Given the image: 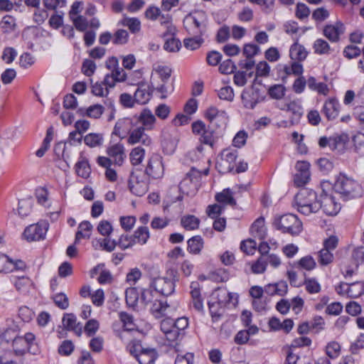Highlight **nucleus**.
<instances>
[{"label":"nucleus","mask_w":364,"mask_h":364,"mask_svg":"<svg viewBox=\"0 0 364 364\" xmlns=\"http://www.w3.org/2000/svg\"><path fill=\"white\" fill-rule=\"evenodd\" d=\"M170 306L167 304L166 301L156 299L151 307V312L153 316L157 318L164 316Z\"/></svg>","instance_id":"obj_22"},{"label":"nucleus","mask_w":364,"mask_h":364,"mask_svg":"<svg viewBox=\"0 0 364 364\" xmlns=\"http://www.w3.org/2000/svg\"><path fill=\"white\" fill-rule=\"evenodd\" d=\"M222 60V54L216 50H211L207 53L206 61L209 65L216 66Z\"/></svg>","instance_id":"obj_62"},{"label":"nucleus","mask_w":364,"mask_h":364,"mask_svg":"<svg viewBox=\"0 0 364 364\" xmlns=\"http://www.w3.org/2000/svg\"><path fill=\"white\" fill-rule=\"evenodd\" d=\"M125 298L129 306H134L138 301L139 295L135 288H129L126 290Z\"/></svg>","instance_id":"obj_58"},{"label":"nucleus","mask_w":364,"mask_h":364,"mask_svg":"<svg viewBox=\"0 0 364 364\" xmlns=\"http://www.w3.org/2000/svg\"><path fill=\"white\" fill-rule=\"evenodd\" d=\"M181 224L187 230H193L198 228L200 220L193 215H185L181 218Z\"/></svg>","instance_id":"obj_29"},{"label":"nucleus","mask_w":364,"mask_h":364,"mask_svg":"<svg viewBox=\"0 0 364 364\" xmlns=\"http://www.w3.org/2000/svg\"><path fill=\"white\" fill-rule=\"evenodd\" d=\"M135 243L145 244L149 238V231L147 227H139L133 235Z\"/></svg>","instance_id":"obj_41"},{"label":"nucleus","mask_w":364,"mask_h":364,"mask_svg":"<svg viewBox=\"0 0 364 364\" xmlns=\"http://www.w3.org/2000/svg\"><path fill=\"white\" fill-rule=\"evenodd\" d=\"M238 156V151L234 148L229 147L223 149L218 156L215 168L220 173H230L235 168V161Z\"/></svg>","instance_id":"obj_4"},{"label":"nucleus","mask_w":364,"mask_h":364,"mask_svg":"<svg viewBox=\"0 0 364 364\" xmlns=\"http://www.w3.org/2000/svg\"><path fill=\"white\" fill-rule=\"evenodd\" d=\"M104 107L101 105L96 104L91 105L85 109L86 116L93 119L100 118L104 112Z\"/></svg>","instance_id":"obj_44"},{"label":"nucleus","mask_w":364,"mask_h":364,"mask_svg":"<svg viewBox=\"0 0 364 364\" xmlns=\"http://www.w3.org/2000/svg\"><path fill=\"white\" fill-rule=\"evenodd\" d=\"M157 357L158 353L155 348H143L137 360L140 364H154Z\"/></svg>","instance_id":"obj_20"},{"label":"nucleus","mask_w":364,"mask_h":364,"mask_svg":"<svg viewBox=\"0 0 364 364\" xmlns=\"http://www.w3.org/2000/svg\"><path fill=\"white\" fill-rule=\"evenodd\" d=\"M310 176V172H298L294 178L295 185L298 187L304 186L309 181Z\"/></svg>","instance_id":"obj_60"},{"label":"nucleus","mask_w":364,"mask_h":364,"mask_svg":"<svg viewBox=\"0 0 364 364\" xmlns=\"http://www.w3.org/2000/svg\"><path fill=\"white\" fill-rule=\"evenodd\" d=\"M218 96L220 100L232 102L234 99V91L230 86H225L218 90Z\"/></svg>","instance_id":"obj_53"},{"label":"nucleus","mask_w":364,"mask_h":364,"mask_svg":"<svg viewBox=\"0 0 364 364\" xmlns=\"http://www.w3.org/2000/svg\"><path fill=\"white\" fill-rule=\"evenodd\" d=\"M134 127V118L120 119L116 122L112 134L121 139H124L130 134Z\"/></svg>","instance_id":"obj_10"},{"label":"nucleus","mask_w":364,"mask_h":364,"mask_svg":"<svg viewBox=\"0 0 364 364\" xmlns=\"http://www.w3.org/2000/svg\"><path fill=\"white\" fill-rule=\"evenodd\" d=\"M75 171L78 176L87 178L91 173V168L88 160L82 159L75 164Z\"/></svg>","instance_id":"obj_30"},{"label":"nucleus","mask_w":364,"mask_h":364,"mask_svg":"<svg viewBox=\"0 0 364 364\" xmlns=\"http://www.w3.org/2000/svg\"><path fill=\"white\" fill-rule=\"evenodd\" d=\"M288 291V284L285 281L269 284L264 287V292L269 295L284 296Z\"/></svg>","instance_id":"obj_17"},{"label":"nucleus","mask_w":364,"mask_h":364,"mask_svg":"<svg viewBox=\"0 0 364 364\" xmlns=\"http://www.w3.org/2000/svg\"><path fill=\"white\" fill-rule=\"evenodd\" d=\"M36 337L32 333H27L25 336H19L15 340V345H18V343L26 344L29 351H31V347L35 344Z\"/></svg>","instance_id":"obj_54"},{"label":"nucleus","mask_w":364,"mask_h":364,"mask_svg":"<svg viewBox=\"0 0 364 364\" xmlns=\"http://www.w3.org/2000/svg\"><path fill=\"white\" fill-rule=\"evenodd\" d=\"M144 127H134L127 138V143L130 145L141 144L144 146H149L151 144V137L145 133Z\"/></svg>","instance_id":"obj_11"},{"label":"nucleus","mask_w":364,"mask_h":364,"mask_svg":"<svg viewBox=\"0 0 364 364\" xmlns=\"http://www.w3.org/2000/svg\"><path fill=\"white\" fill-rule=\"evenodd\" d=\"M134 100L139 104H146L151 98L150 93L145 89L137 88L134 95Z\"/></svg>","instance_id":"obj_46"},{"label":"nucleus","mask_w":364,"mask_h":364,"mask_svg":"<svg viewBox=\"0 0 364 364\" xmlns=\"http://www.w3.org/2000/svg\"><path fill=\"white\" fill-rule=\"evenodd\" d=\"M11 279L16 290L21 294L27 293L32 285V282L28 277H12Z\"/></svg>","instance_id":"obj_27"},{"label":"nucleus","mask_w":364,"mask_h":364,"mask_svg":"<svg viewBox=\"0 0 364 364\" xmlns=\"http://www.w3.org/2000/svg\"><path fill=\"white\" fill-rule=\"evenodd\" d=\"M183 26L192 36H201L205 31L204 16L202 14H188L183 20Z\"/></svg>","instance_id":"obj_7"},{"label":"nucleus","mask_w":364,"mask_h":364,"mask_svg":"<svg viewBox=\"0 0 364 364\" xmlns=\"http://www.w3.org/2000/svg\"><path fill=\"white\" fill-rule=\"evenodd\" d=\"M341 351V346L338 343L331 341L328 343L326 347V355L332 359L337 358Z\"/></svg>","instance_id":"obj_49"},{"label":"nucleus","mask_w":364,"mask_h":364,"mask_svg":"<svg viewBox=\"0 0 364 364\" xmlns=\"http://www.w3.org/2000/svg\"><path fill=\"white\" fill-rule=\"evenodd\" d=\"M16 26V19L12 16L6 15L0 21V28L4 33L14 31Z\"/></svg>","instance_id":"obj_36"},{"label":"nucleus","mask_w":364,"mask_h":364,"mask_svg":"<svg viewBox=\"0 0 364 364\" xmlns=\"http://www.w3.org/2000/svg\"><path fill=\"white\" fill-rule=\"evenodd\" d=\"M203 43V39L200 37V36H193V38H186L183 41L184 46L187 49H190L192 50L200 48Z\"/></svg>","instance_id":"obj_45"},{"label":"nucleus","mask_w":364,"mask_h":364,"mask_svg":"<svg viewBox=\"0 0 364 364\" xmlns=\"http://www.w3.org/2000/svg\"><path fill=\"white\" fill-rule=\"evenodd\" d=\"M119 318L125 331H131L136 328L134 318L132 315L126 312H121L119 314Z\"/></svg>","instance_id":"obj_42"},{"label":"nucleus","mask_w":364,"mask_h":364,"mask_svg":"<svg viewBox=\"0 0 364 364\" xmlns=\"http://www.w3.org/2000/svg\"><path fill=\"white\" fill-rule=\"evenodd\" d=\"M188 203L181 189L176 185L170 186L165 193L164 203L166 205H171L176 203Z\"/></svg>","instance_id":"obj_12"},{"label":"nucleus","mask_w":364,"mask_h":364,"mask_svg":"<svg viewBox=\"0 0 364 364\" xmlns=\"http://www.w3.org/2000/svg\"><path fill=\"white\" fill-rule=\"evenodd\" d=\"M215 198L222 205H236L235 193L230 188H225L220 193H218Z\"/></svg>","instance_id":"obj_26"},{"label":"nucleus","mask_w":364,"mask_h":364,"mask_svg":"<svg viewBox=\"0 0 364 364\" xmlns=\"http://www.w3.org/2000/svg\"><path fill=\"white\" fill-rule=\"evenodd\" d=\"M256 242L252 239L242 241L240 245L241 250L247 255H253L256 251Z\"/></svg>","instance_id":"obj_59"},{"label":"nucleus","mask_w":364,"mask_h":364,"mask_svg":"<svg viewBox=\"0 0 364 364\" xmlns=\"http://www.w3.org/2000/svg\"><path fill=\"white\" fill-rule=\"evenodd\" d=\"M267 260L265 256H260L257 260L252 264V271L255 274H262L266 270Z\"/></svg>","instance_id":"obj_48"},{"label":"nucleus","mask_w":364,"mask_h":364,"mask_svg":"<svg viewBox=\"0 0 364 364\" xmlns=\"http://www.w3.org/2000/svg\"><path fill=\"white\" fill-rule=\"evenodd\" d=\"M48 229V224L46 221H41L28 226L23 233L25 240L28 242L43 240Z\"/></svg>","instance_id":"obj_8"},{"label":"nucleus","mask_w":364,"mask_h":364,"mask_svg":"<svg viewBox=\"0 0 364 364\" xmlns=\"http://www.w3.org/2000/svg\"><path fill=\"white\" fill-rule=\"evenodd\" d=\"M145 150L141 146L134 148L129 154V159L132 165H139L144 160Z\"/></svg>","instance_id":"obj_34"},{"label":"nucleus","mask_w":364,"mask_h":364,"mask_svg":"<svg viewBox=\"0 0 364 364\" xmlns=\"http://www.w3.org/2000/svg\"><path fill=\"white\" fill-rule=\"evenodd\" d=\"M259 52V47L254 43H247L243 48V55L247 58L250 59L256 55Z\"/></svg>","instance_id":"obj_61"},{"label":"nucleus","mask_w":364,"mask_h":364,"mask_svg":"<svg viewBox=\"0 0 364 364\" xmlns=\"http://www.w3.org/2000/svg\"><path fill=\"white\" fill-rule=\"evenodd\" d=\"M285 87L282 85H274L269 87L268 93L273 99L280 100L285 95Z\"/></svg>","instance_id":"obj_47"},{"label":"nucleus","mask_w":364,"mask_h":364,"mask_svg":"<svg viewBox=\"0 0 364 364\" xmlns=\"http://www.w3.org/2000/svg\"><path fill=\"white\" fill-rule=\"evenodd\" d=\"M203 246V241L200 236H194L188 240V250L193 254H198Z\"/></svg>","instance_id":"obj_35"},{"label":"nucleus","mask_w":364,"mask_h":364,"mask_svg":"<svg viewBox=\"0 0 364 364\" xmlns=\"http://www.w3.org/2000/svg\"><path fill=\"white\" fill-rule=\"evenodd\" d=\"M265 87L261 84L253 85L245 89L241 94L242 105L246 109H254L255 106L265 99Z\"/></svg>","instance_id":"obj_3"},{"label":"nucleus","mask_w":364,"mask_h":364,"mask_svg":"<svg viewBox=\"0 0 364 364\" xmlns=\"http://www.w3.org/2000/svg\"><path fill=\"white\" fill-rule=\"evenodd\" d=\"M133 118H134L135 124L139 122L140 127H143L144 129L147 130L152 129L156 122L155 116L149 109H144L138 117L135 116Z\"/></svg>","instance_id":"obj_16"},{"label":"nucleus","mask_w":364,"mask_h":364,"mask_svg":"<svg viewBox=\"0 0 364 364\" xmlns=\"http://www.w3.org/2000/svg\"><path fill=\"white\" fill-rule=\"evenodd\" d=\"M155 70L159 75L164 83H166L169 80L172 72L169 67L164 65H158Z\"/></svg>","instance_id":"obj_63"},{"label":"nucleus","mask_w":364,"mask_h":364,"mask_svg":"<svg viewBox=\"0 0 364 364\" xmlns=\"http://www.w3.org/2000/svg\"><path fill=\"white\" fill-rule=\"evenodd\" d=\"M181 46V41L177 38L171 37V38L166 39L164 45V48L168 52H176L180 49Z\"/></svg>","instance_id":"obj_57"},{"label":"nucleus","mask_w":364,"mask_h":364,"mask_svg":"<svg viewBox=\"0 0 364 364\" xmlns=\"http://www.w3.org/2000/svg\"><path fill=\"white\" fill-rule=\"evenodd\" d=\"M62 322L67 330L81 332V326H79L80 323H77V318L73 314H64Z\"/></svg>","instance_id":"obj_28"},{"label":"nucleus","mask_w":364,"mask_h":364,"mask_svg":"<svg viewBox=\"0 0 364 364\" xmlns=\"http://www.w3.org/2000/svg\"><path fill=\"white\" fill-rule=\"evenodd\" d=\"M92 225L89 221L85 220L80 223L75 234V243H78L82 239H89L91 236Z\"/></svg>","instance_id":"obj_24"},{"label":"nucleus","mask_w":364,"mask_h":364,"mask_svg":"<svg viewBox=\"0 0 364 364\" xmlns=\"http://www.w3.org/2000/svg\"><path fill=\"white\" fill-rule=\"evenodd\" d=\"M208 173V168H205L203 171H200L193 167L186 174V176L183 178L178 186L181 189V191L187 200H188L190 197L194 196L198 191L200 186L202 175L207 176Z\"/></svg>","instance_id":"obj_2"},{"label":"nucleus","mask_w":364,"mask_h":364,"mask_svg":"<svg viewBox=\"0 0 364 364\" xmlns=\"http://www.w3.org/2000/svg\"><path fill=\"white\" fill-rule=\"evenodd\" d=\"M84 142L90 147L100 146L103 142V136L100 134L90 133L84 137Z\"/></svg>","instance_id":"obj_38"},{"label":"nucleus","mask_w":364,"mask_h":364,"mask_svg":"<svg viewBox=\"0 0 364 364\" xmlns=\"http://www.w3.org/2000/svg\"><path fill=\"white\" fill-rule=\"evenodd\" d=\"M129 41V33L126 30L119 29L112 36V43L115 45H124Z\"/></svg>","instance_id":"obj_43"},{"label":"nucleus","mask_w":364,"mask_h":364,"mask_svg":"<svg viewBox=\"0 0 364 364\" xmlns=\"http://www.w3.org/2000/svg\"><path fill=\"white\" fill-rule=\"evenodd\" d=\"M333 188L344 201L361 197L363 195L360 184L344 173L336 176Z\"/></svg>","instance_id":"obj_1"},{"label":"nucleus","mask_w":364,"mask_h":364,"mask_svg":"<svg viewBox=\"0 0 364 364\" xmlns=\"http://www.w3.org/2000/svg\"><path fill=\"white\" fill-rule=\"evenodd\" d=\"M286 108H281L282 109H286L287 112H291L294 117V119L298 120L303 114V108L298 101H291L287 104Z\"/></svg>","instance_id":"obj_33"},{"label":"nucleus","mask_w":364,"mask_h":364,"mask_svg":"<svg viewBox=\"0 0 364 364\" xmlns=\"http://www.w3.org/2000/svg\"><path fill=\"white\" fill-rule=\"evenodd\" d=\"M349 140L346 134L334 135L330 137V148L331 150L343 151Z\"/></svg>","instance_id":"obj_21"},{"label":"nucleus","mask_w":364,"mask_h":364,"mask_svg":"<svg viewBox=\"0 0 364 364\" xmlns=\"http://www.w3.org/2000/svg\"><path fill=\"white\" fill-rule=\"evenodd\" d=\"M71 20L75 27L79 31H85L88 27V22L87 18L81 15L71 18Z\"/></svg>","instance_id":"obj_56"},{"label":"nucleus","mask_w":364,"mask_h":364,"mask_svg":"<svg viewBox=\"0 0 364 364\" xmlns=\"http://www.w3.org/2000/svg\"><path fill=\"white\" fill-rule=\"evenodd\" d=\"M55 304L61 309H66L69 306L68 296L63 293L56 294L53 297Z\"/></svg>","instance_id":"obj_55"},{"label":"nucleus","mask_w":364,"mask_h":364,"mask_svg":"<svg viewBox=\"0 0 364 364\" xmlns=\"http://www.w3.org/2000/svg\"><path fill=\"white\" fill-rule=\"evenodd\" d=\"M107 154L114 159V163L121 166L126 157L124 147L122 144H116L107 149Z\"/></svg>","instance_id":"obj_18"},{"label":"nucleus","mask_w":364,"mask_h":364,"mask_svg":"<svg viewBox=\"0 0 364 364\" xmlns=\"http://www.w3.org/2000/svg\"><path fill=\"white\" fill-rule=\"evenodd\" d=\"M306 291L309 294H317L321 291V287L315 278H306L304 282Z\"/></svg>","instance_id":"obj_39"},{"label":"nucleus","mask_w":364,"mask_h":364,"mask_svg":"<svg viewBox=\"0 0 364 364\" xmlns=\"http://www.w3.org/2000/svg\"><path fill=\"white\" fill-rule=\"evenodd\" d=\"M313 48L314 53L318 55L328 54L331 50L328 42L321 38L315 41Z\"/></svg>","instance_id":"obj_40"},{"label":"nucleus","mask_w":364,"mask_h":364,"mask_svg":"<svg viewBox=\"0 0 364 364\" xmlns=\"http://www.w3.org/2000/svg\"><path fill=\"white\" fill-rule=\"evenodd\" d=\"M92 93L97 97H106L109 93V90L107 87H105L103 82H96L95 83L92 85Z\"/></svg>","instance_id":"obj_51"},{"label":"nucleus","mask_w":364,"mask_h":364,"mask_svg":"<svg viewBox=\"0 0 364 364\" xmlns=\"http://www.w3.org/2000/svg\"><path fill=\"white\" fill-rule=\"evenodd\" d=\"M145 173L154 179L162 178L164 173V167L161 156L157 154L151 156L146 167Z\"/></svg>","instance_id":"obj_9"},{"label":"nucleus","mask_w":364,"mask_h":364,"mask_svg":"<svg viewBox=\"0 0 364 364\" xmlns=\"http://www.w3.org/2000/svg\"><path fill=\"white\" fill-rule=\"evenodd\" d=\"M194 355L192 353H186V354H178L174 364H193Z\"/></svg>","instance_id":"obj_64"},{"label":"nucleus","mask_w":364,"mask_h":364,"mask_svg":"<svg viewBox=\"0 0 364 364\" xmlns=\"http://www.w3.org/2000/svg\"><path fill=\"white\" fill-rule=\"evenodd\" d=\"M307 51L305 48L298 43H294L290 48V57L299 61H302L307 57Z\"/></svg>","instance_id":"obj_31"},{"label":"nucleus","mask_w":364,"mask_h":364,"mask_svg":"<svg viewBox=\"0 0 364 364\" xmlns=\"http://www.w3.org/2000/svg\"><path fill=\"white\" fill-rule=\"evenodd\" d=\"M121 23L122 26L128 27L132 33H136L141 29V22L137 18L124 17Z\"/></svg>","instance_id":"obj_37"},{"label":"nucleus","mask_w":364,"mask_h":364,"mask_svg":"<svg viewBox=\"0 0 364 364\" xmlns=\"http://www.w3.org/2000/svg\"><path fill=\"white\" fill-rule=\"evenodd\" d=\"M252 4L262 6V10L266 14L272 11L275 0H248Z\"/></svg>","instance_id":"obj_50"},{"label":"nucleus","mask_w":364,"mask_h":364,"mask_svg":"<svg viewBox=\"0 0 364 364\" xmlns=\"http://www.w3.org/2000/svg\"><path fill=\"white\" fill-rule=\"evenodd\" d=\"M205 117L210 122H213L214 120L219 119L225 123L227 122L228 118L225 111L218 110V109L214 106H211L205 110Z\"/></svg>","instance_id":"obj_23"},{"label":"nucleus","mask_w":364,"mask_h":364,"mask_svg":"<svg viewBox=\"0 0 364 364\" xmlns=\"http://www.w3.org/2000/svg\"><path fill=\"white\" fill-rule=\"evenodd\" d=\"M213 134L214 132L213 130L209 128H206V129L200 134V137L199 139L200 141L203 144L213 147L215 144Z\"/></svg>","instance_id":"obj_52"},{"label":"nucleus","mask_w":364,"mask_h":364,"mask_svg":"<svg viewBox=\"0 0 364 364\" xmlns=\"http://www.w3.org/2000/svg\"><path fill=\"white\" fill-rule=\"evenodd\" d=\"M274 224L282 232L291 235H297L302 230L301 222L293 214H285L279 217L275 220Z\"/></svg>","instance_id":"obj_5"},{"label":"nucleus","mask_w":364,"mask_h":364,"mask_svg":"<svg viewBox=\"0 0 364 364\" xmlns=\"http://www.w3.org/2000/svg\"><path fill=\"white\" fill-rule=\"evenodd\" d=\"M103 265H97L90 272L91 277H94L95 274L100 272L97 281L101 284H109L112 282V276L109 270L103 269Z\"/></svg>","instance_id":"obj_25"},{"label":"nucleus","mask_w":364,"mask_h":364,"mask_svg":"<svg viewBox=\"0 0 364 364\" xmlns=\"http://www.w3.org/2000/svg\"><path fill=\"white\" fill-rule=\"evenodd\" d=\"M130 191L138 196L144 195L149 189V183L145 180H140L138 176L132 174L129 180Z\"/></svg>","instance_id":"obj_15"},{"label":"nucleus","mask_w":364,"mask_h":364,"mask_svg":"<svg viewBox=\"0 0 364 364\" xmlns=\"http://www.w3.org/2000/svg\"><path fill=\"white\" fill-rule=\"evenodd\" d=\"M340 103L336 98H329L323 106L321 112L328 120H333L338 117L340 112Z\"/></svg>","instance_id":"obj_14"},{"label":"nucleus","mask_w":364,"mask_h":364,"mask_svg":"<svg viewBox=\"0 0 364 364\" xmlns=\"http://www.w3.org/2000/svg\"><path fill=\"white\" fill-rule=\"evenodd\" d=\"M346 290L348 296L350 298H358L364 294V283L354 282L350 285L346 284Z\"/></svg>","instance_id":"obj_32"},{"label":"nucleus","mask_w":364,"mask_h":364,"mask_svg":"<svg viewBox=\"0 0 364 364\" xmlns=\"http://www.w3.org/2000/svg\"><path fill=\"white\" fill-rule=\"evenodd\" d=\"M178 280L176 272L171 270L166 277H159L152 281L154 289L164 296H169L174 292L175 283Z\"/></svg>","instance_id":"obj_6"},{"label":"nucleus","mask_w":364,"mask_h":364,"mask_svg":"<svg viewBox=\"0 0 364 364\" xmlns=\"http://www.w3.org/2000/svg\"><path fill=\"white\" fill-rule=\"evenodd\" d=\"M250 232L252 235L259 240L265 238L267 235V228L264 225V218H258L251 225Z\"/></svg>","instance_id":"obj_19"},{"label":"nucleus","mask_w":364,"mask_h":364,"mask_svg":"<svg viewBox=\"0 0 364 364\" xmlns=\"http://www.w3.org/2000/svg\"><path fill=\"white\" fill-rule=\"evenodd\" d=\"M344 25L341 22L338 21L335 24L325 26L323 33L325 37L331 42L336 43L339 41L340 36L344 33Z\"/></svg>","instance_id":"obj_13"}]
</instances>
